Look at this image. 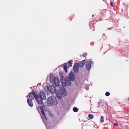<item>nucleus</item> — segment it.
<instances>
[{
	"mask_svg": "<svg viewBox=\"0 0 129 129\" xmlns=\"http://www.w3.org/2000/svg\"><path fill=\"white\" fill-rule=\"evenodd\" d=\"M75 79L74 74L73 72H71L69 73V76L67 77L66 79L63 76L61 77L60 81L62 86L59 85V80L58 77L57 76L55 77L54 83L56 87L59 86V89H64V87H66L67 85L69 86H70L71 84V81H74Z\"/></svg>",
	"mask_w": 129,
	"mask_h": 129,
	"instance_id": "f257e3e1",
	"label": "nucleus"
},
{
	"mask_svg": "<svg viewBox=\"0 0 129 129\" xmlns=\"http://www.w3.org/2000/svg\"><path fill=\"white\" fill-rule=\"evenodd\" d=\"M47 91L51 92V93H56L57 98L59 99H61V95L63 96H65L67 94L66 89H59L56 90V89H46Z\"/></svg>",
	"mask_w": 129,
	"mask_h": 129,
	"instance_id": "f03ea898",
	"label": "nucleus"
},
{
	"mask_svg": "<svg viewBox=\"0 0 129 129\" xmlns=\"http://www.w3.org/2000/svg\"><path fill=\"white\" fill-rule=\"evenodd\" d=\"M38 97L37 103L38 104H41L42 103V100L46 99V96L44 92L43 91L40 92V93H38Z\"/></svg>",
	"mask_w": 129,
	"mask_h": 129,
	"instance_id": "7ed1b4c3",
	"label": "nucleus"
},
{
	"mask_svg": "<svg viewBox=\"0 0 129 129\" xmlns=\"http://www.w3.org/2000/svg\"><path fill=\"white\" fill-rule=\"evenodd\" d=\"M48 104L50 106L56 105L58 102L56 99L54 97L50 96L47 98Z\"/></svg>",
	"mask_w": 129,
	"mask_h": 129,
	"instance_id": "20e7f679",
	"label": "nucleus"
},
{
	"mask_svg": "<svg viewBox=\"0 0 129 129\" xmlns=\"http://www.w3.org/2000/svg\"><path fill=\"white\" fill-rule=\"evenodd\" d=\"M41 112L42 114V115L41 116V117L45 124L46 128L48 129H51V127L49 126L48 125H47L46 124L45 122H46V121H47V118L45 116L44 111L42 109V107H41Z\"/></svg>",
	"mask_w": 129,
	"mask_h": 129,
	"instance_id": "39448f33",
	"label": "nucleus"
},
{
	"mask_svg": "<svg viewBox=\"0 0 129 129\" xmlns=\"http://www.w3.org/2000/svg\"><path fill=\"white\" fill-rule=\"evenodd\" d=\"M38 95L36 92L34 91L32 93H30L29 95V97L30 99L33 100L35 99L37 102V100H38Z\"/></svg>",
	"mask_w": 129,
	"mask_h": 129,
	"instance_id": "423d86ee",
	"label": "nucleus"
},
{
	"mask_svg": "<svg viewBox=\"0 0 129 129\" xmlns=\"http://www.w3.org/2000/svg\"><path fill=\"white\" fill-rule=\"evenodd\" d=\"M79 64L78 63H76L74 64L73 66V69L74 72H77L79 69V67L78 66Z\"/></svg>",
	"mask_w": 129,
	"mask_h": 129,
	"instance_id": "0eeeda50",
	"label": "nucleus"
},
{
	"mask_svg": "<svg viewBox=\"0 0 129 129\" xmlns=\"http://www.w3.org/2000/svg\"><path fill=\"white\" fill-rule=\"evenodd\" d=\"M44 89H55V88L53 85H52L49 86L48 84H46L45 86L44 84Z\"/></svg>",
	"mask_w": 129,
	"mask_h": 129,
	"instance_id": "6e6552de",
	"label": "nucleus"
},
{
	"mask_svg": "<svg viewBox=\"0 0 129 129\" xmlns=\"http://www.w3.org/2000/svg\"><path fill=\"white\" fill-rule=\"evenodd\" d=\"M86 68L87 70H89L91 68V62L89 61H87L86 63Z\"/></svg>",
	"mask_w": 129,
	"mask_h": 129,
	"instance_id": "1a4fd4ad",
	"label": "nucleus"
},
{
	"mask_svg": "<svg viewBox=\"0 0 129 129\" xmlns=\"http://www.w3.org/2000/svg\"><path fill=\"white\" fill-rule=\"evenodd\" d=\"M86 61L84 60L80 62L78 66L82 68L84 66L85 63Z\"/></svg>",
	"mask_w": 129,
	"mask_h": 129,
	"instance_id": "9d476101",
	"label": "nucleus"
},
{
	"mask_svg": "<svg viewBox=\"0 0 129 129\" xmlns=\"http://www.w3.org/2000/svg\"><path fill=\"white\" fill-rule=\"evenodd\" d=\"M55 79V77L54 75L52 74L50 76V81L52 83H54Z\"/></svg>",
	"mask_w": 129,
	"mask_h": 129,
	"instance_id": "9b49d317",
	"label": "nucleus"
},
{
	"mask_svg": "<svg viewBox=\"0 0 129 129\" xmlns=\"http://www.w3.org/2000/svg\"><path fill=\"white\" fill-rule=\"evenodd\" d=\"M27 102L28 105L30 107H32L33 106V103L32 99H28L27 100Z\"/></svg>",
	"mask_w": 129,
	"mask_h": 129,
	"instance_id": "f8f14e48",
	"label": "nucleus"
},
{
	"mask_svg": "<svg viewBox=\"0 0 129 129\" xmlns=\"http://www.w3.org/2000/svg\"><path fill=\"white\" fill-rule=\"evenodd\" d=\"M42 86L41 85L40 83H38L36 86H33V88L34 89L39 88H41Z\"/></svg>",
	"mask_w": 129,
	"mask_h": 129,
	"instance_id": "ddd939ff",
	"label": "nucleus"
},
{
	"mask_svg": "<svg viewBox=\"0 0 129 129\" xmlns=\"http://www.w3.org/2000/svg\"><path fill=\"white\" fill-rule=\"evenodd\" d=\"M63 67L64 68V69L65 70V72H67V63H65L63 64Z\"/></svg>",
	"mask_w": 129,
	"mask_h": 129,
	"instance_id": "4468645a",
	"label": "nucleus"
},
{
	"mask_svg": "<svg viewBox=\"0 0 129 129\" xmlns=\"http://www.w3.org/2000/svg\"><path fill=\"white\" fill-rule=\"evenodd\" d=\"M73 60H71L69 61L68 63V67H71L72 66Z\"/></svg>",
	"mask_w": 129,
	"mask_h": 129,
	"instance_id": "2eb2a0df",
	"label": "nucleus"
},
{
	"mask_svg": "<svg viewBox=\"0 0 129 129\" xmlns=\"http://www.w3.org/2000/svg\"><path fill=\"white\" fill-rule=\"evenodd\" d=\"M100 121L101 123H102L104 122V117L103 116H101V117Z\"/></svg>",
	"mask_w": 129,
	"mask_h": 129,
	"instance_id": "dca6fc26",
	"label": "nucleus"
},
{
	"mask_svg": "<svg viewBox=\"0 0 129 129\" xmlns=\"http://www.w3.org/2000/svg\"><path fill=\"white\" fill-rule=\"evenodd\" d=\"M73 111L75 112H76L78 111V109L76 107H74L73 108Z\"/></svg>",
	"mask_w": 129,
	"mask_h": 129,
	"instance_id": "f3484780",
	"label": "nucleus"
},
{
	"mask_svg": "<svg viewBox=\"0 0 129 129\" xmlns=\"http://www.w3.org/2000/svg\"><path fill=\"white\" fill-rule=\"evenodd\" d=\"M88 117L89 118L92 119L93 118V115L91 114H89L88 115Z\"/></svg>",
	"mask_w": 129,
	"mask_h": 129,
	"instance_id": "a211bd4d",
	"label": "nucleus"
},
{
	"mask_svg": "<svg viewBox=\"0 0 129 129\" xmlns=\"http://www.w3.org/2000/svg\"><path fill=\"white\" fill-rule=\"evenodd\" d=\"M110 95V93L108 92H107L105 93V95L107 96H108Z\"/></svg>",
	"mask_w": 129,
	"mask_h": 129,
	"instance_id": "6ab92c4d",
	"label": "nucleus"
},
{
	"mask_svg": "<svg viewBox=\"0 0 129 129\" xmlns=\"http://www.w3.org/2000/svg\"><path fill=\"white\" fill-rule=\"evenodd\" d=\"M86 53H84L83 55V57H85L86 56Z\"/></svg>",
	"mask_w": 129,
	"mask_h": 129,
	"instance_id": "aec40b11",
	"label": "nucleus"
},
{
	"mask_svg": "<svg viewBox=\"0 0 129 129\" xmlns=\"http://www.w3.org/2000/svg\"><path fill=\"white\" fill-rule=\"evenodd\" d=\"M73 16H70V17H69V19H70V21H71L72 20V19H73Z\"/></svg>",
	"mask_w": 129,
	"mask_h": 129,
	"instance_id": "412c9836",
	"label": "nucleus"
},
{
	"mask_svg": "<svg viewBox=\"0 0 129 129\" xmlns=\"http://www.w3.org/2000/svg\"><path fill=\"white\" fill-rule=\"evenodd\" d=\"M104 101L103 100L102 101V100H101V101H100L99 102V103H100V104H102V103Z\"/></svg>",
	"mask_w": 129,
	"mask_h": 129,
	"instance_id": "4be33fe9",
	"label": "nucleus"
},
{
	"mask_svg": "<svg viewBox=\"0 0 129 129\" xmlns=\"http://www.w3.org/2000/svg\"><path fill=\"white\" fill-rule=\"evenodd\" d=\"M110 5L112 7L113 6V2H111L110 3Z\"/></svg>",
	"mask_w": 129,
	"mask_h": 129,
	"instance_id": "5701e85b",
	"label": "nucleus"
},
{
	"mask_svg": "<svg viewBox=\"0 0 129 129\" xmlns=\"http://www.w3.org/2000/svg\"><path fill=\"white\" fill-rule=\"evenodd\" d=\"M114 125L115 126H118V124L116 123H114Z\"/></svg>",
	"mask_w": 129,
	"mask_h": 129,
	"instance_id": "b1692460",
	"label": "nucleus"
},
{
	"mask_svg": "<svg viewBox=\"0 0 129 129\" xmlns=\"http://www.w3.org/2000/svg\"><path fill=\"white\" fill-rule=\"evenodd\" d=\"M92 16H93V15H92Z\"/></svg>",
	"mask_w": 129,
	"mask_h": 129,
	"instance_id": "393cba45",
	"label": "nucleus"
},
{
	"mask_svg": "<svg viewBox=\"0 0 129 129\" xmlns=\"http://www.w3.org/2000/svg\"><path fill=\"white\" fill-rule=\"evenodd\" d=\"M128 100H129V98H128Z\"/></svg>",
	"mask_w": 129,
	"mask_h": 129,
	"instance_id": "a878e982",
	"label": "nucleus"
}]
</instances>
